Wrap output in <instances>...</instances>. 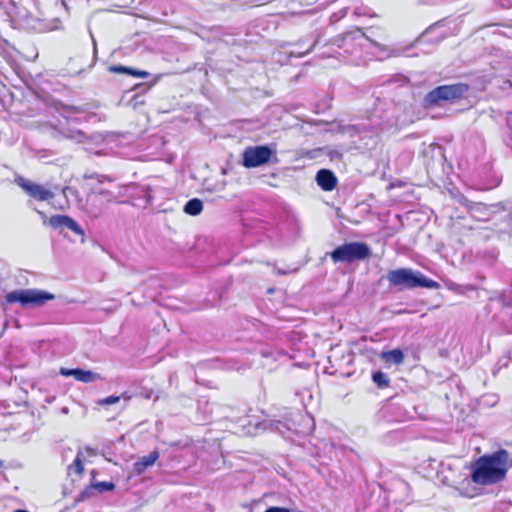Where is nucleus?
Instances as JSON below:
<instances>
[{"label": "nucleus", "mask_w": 512, "mask_h": 512, "mask_svg": "<svg viewBox=\"0 0 512 512\" xmlns=\"http://www.w3.org/2000/svg\"><path fill=\"white\" fill-rule=\"evenodd\" d=\"M512 466L510 453L500 448L476 459L471 465V481L480 486H491L504 481Z\"/></svg>", "instance_id": "1"}, {"label": "nucleus", "mask_w": 512, "mask_h": 512, "mask_svg": "<svg viewBox=\"0 0 512 512\" xmlns=\"http://www.w3.org/2000/svg\"><path fill=\"white\" fill-rule=\"evenodd\" d=\"M386 279L390 287L398 290L423 287L428 289H439L437 281L430 279L420 272H414L408 268H398L388 271Z\"/></svg>", "instance_id": "2"}, {"label": "nucleus", "mask_w": 512, "mask_h": 512, "mask_svg": "<svg viewBox=\"0 0 512 512\" xmlns=\"http://www.w3.org/2000/svg\"><path fill=\"white\" fill-rule=\"evenodd\" d=\"M468 90L469 85L465 83L441 85L428 92L424 102L427 107L440 106L447 102L453 103L463 98Z\"/></svg>", "instance_id": "3"}, {"label": "nucleus", "mask_w": 512, "mask_h": 512, "mask_svg": "<svg viewBox=\"0 0 512 512\" xmlns=\"http://www.w3.org/2000/svg\"><path fill=\"white\" fill-rule=\"evenodd\" d=\"M334 264L364 261L371 257V249L365 242H346L329 253Z\"/></svg>", "instance_id": "4"}, {"label": "nucleus", "mask_w": 512, "mask_h": 512, "mask_svg": "<svg viewBox=\"0 0 512 512\" xmlns=\"http://www.w3.org/2000/svg\"><path fill=\"white\" fill-rule=\"evenodd\" d=\"M54 298V294L37 289L14 290L5 295V301L8 304L20 303L23 307L43 306Z\"/></svg>", "instance_id": "5"}, {"label": "nucleus", "mask_w": 512, "mask_h": 512, "mask_svg": "<svg viewBox=\"0 0 512 512\" xmlns=\"http://www.w3.org/2000/svg\"><path fill=\"white\" fill-rule=\"evenodd\" d=\"M273 150L266 145L249 146L242 154V164L246 168H255L268 163Z\"/></svg>", "instance_id": "6"}, {"label": "nucleus", "mask_w": 512, "mask_h": 512, "mask_svg": "<svg viewBox=\"0 0 512 512\" xmlns=\"http://www.w3.org/2000/svg\"><path fill=\"white\" fill-rule=\"evenodd\" d=\"M14 181L30 197L37 201H47L54 197V193L50 189L27 180L22 176H17Z\"/></svg>", "instance_id": "7"}, {"label": "nucleus", "mask_w": 512, "mask_h": 512, "mask_svg": "<svg viewBox=\"0 0 512 512\" xmlns=\"http://www.w3.org/2000/svg\"><path fill=\"white\" fill-rule=\"evenodd\" d=\"M316 182L323 191H332L336 188L338 179L329 169H321L316 174Z\"/></svg>", "instance_id": "8"}, {"label": "nucleus", "mask_w": 512, "mask_h": 512, "mask_svg": "<svg viewBox=\"0 0 512 512\" xmlns=\"http://www.w3.org/2000/svg\"><path fill=\"white\" fill-rule=\"evenodd\" d=\"M49 224L53 228L66 227L75 233H82L78 223L67 215H54L49 218Z\"/></svg>", "instance_id": "9"}, {"label": "nucleus", "mask_w": 512, "mask_h": 512, "mask_svg": "<svg viewBox=\"0 0 512 512\" xmlns=\"http://www.w3.org/2000/svg\"><path fill=\"white\" fill-rule=\"evenodd\" d=\"M160 453L157 450L150 452L148 455L140 457L133 464V471L136 475L143 474L147 468L152 467L159 459Z\"/></svg>", "instance_id": "10"}, {"label": "nucleus", "mask_w": 512, "mask_h": 512, "mask_svg": "<svg viewBox=\"0 0 512 512\" xmlns=\"http://www.w3.org/2000/svg\"><path fill=\"white\" fill-rule=\"evenodd\" d=\"M109 72L115 74H127L136 78H147L149 73L144 70L135 69L132 67L122 66V65H112L108 68Z\"/></svg>", "instance_id": "11"}, {"label": "nucleus", "mask_w": 512, "mask_h": 512, "mask_svg": "<svg viewBox=\"0 0 512 512\" xmlns=\"http://www.w3.org/2000/svg\"><path fill=\"white\" fill-rule=\"evenodd\" d=\"M381 359L386 362H393L394 364L400 365L404 362V354L401 349L396 348L382 352Z\"/></svg>", "instance_id": "12"}, {"label": "nucleus", "mask_w": 512, "mask_h": 512, "mask_svg": "<svg viewBox=\"0 0 512 512\" xmlns=\"http://www.w3.org/2000/svg\"><path fill=\"white\" fill-rule=\"evenodd\" d=\"M74 378L82 383H90L99 379L100 376L92 371L76 368Z\"/></svg>", "instance_id": "13"}, {"label": "nucleus", "mask_w": 512, "mask_h": 512, "mask_svg": "<svg viewBox=\"0 0 512 512\" xmlns=\"http://www.w3.org/2000/svg\"><path fill=\"white\" fill-rule=\"evenodd\" d=\"M202 210H203V203L198 198H193V199L189 200L184 206L185 213H187L191 216H196V215L200 214L202 212Z\"/></svg>", "instance_id": "14"}, {"label": "nucleus", "mask_w": 512, "mask_h": 512, "mask_svg": "<svg viewBox=\"0 0 512 512\" xmlns=\"http://www.w3.org/2000/svg\"><path fill=\"white\" fill-rule=\"evenodd\" d=\"M97 494V490L95 489L93 482L89 485L85 486L84 489L78 494L74 501V505H77L80 502L86 501Z\"/></svg>", "instance_id": "15"}, {"label": "nucleus", "mask_w": 512, "mask_h": 512, "mask_svg": "<svg viewBox=\"0 0 512 512\" xmlns=\"http://www.w3.org/2000/svg\"><path fill=\"white\" fill-rule=\"evenodd\" d=\"M68 473H75L78 476H81L84 473V463L80 453L77 454L73 462L68 466Z\"/></svg>", "instance_id": "16"}, {"label": "nucleus", "mask_w": 512, "mask_h": 512, "mask_svg": "<svg viewBox=\"0 0 512 512\" xmlns=\"http://www.w3.org/2000/svg\"><path fill=\"white\" fill-rule=\"evenodd\" d=\"M372 380L375 383V385L380 388L384 389L390 386V380L387 377L385 373L382 371H375L372 373Z\"/></svg>", "instance_id": "17"}, {"label": "nucleus", "mask_w": 512, "mask_h": 512, "mask_svg": "<svg viewBox=\"0 0 512 512\" xmlns=\"http://www.w3.org/2000/svg\"><path fill=\"white\" fill-rule=\"evenodd\" d=\"M91 196H94V197H98V196H101L103 197L107 202H112V201H115L116 200V197L115 195L107 190V189H103V188H100V187H95L91 190Z\"/></svg>", "instance_id": "18"}, {"label": "nucleus", "mask_w": 512, "mask_h": 512, "mask_svg": "<svg viewBox=\"0 0 512 512\" xmlns=\"http://www.w3.org/2000/svg\"><path fill=\"white\" fill-rule=\"evenodd\" d=\"M97 493L111 492L115 489V484L113 482L102 481L93 483Z\"/></svg>", "instance_id": "19"}, {"label": "nucleus", "mask_w": 512, "mask_h": 512, "mask_svg": "<svg viewBox=\"0 0 512 512\" xmlns=\"http://www.w3.org/2000/svg\"><path fill=\"white\" fill-rule=\"evenodd\" d=\"M120 401V396L111 395L106 398L100 399L98 404L100 405H112Z\"/></svg>", "instance_id": "20"}, {"label": "nucleus", "mask_w": 512, "mask_h": 512, "mask_svg": "<svg viewBox=\"0 0 512 512\" xmlns=\"http://www.w3.org/2000/svg\"><path fill=\"white\" fill-rule=\"evenodd\" d=\"M59 373H60V375L65 376V377H69V376L75 377L76 368H74V369L61 368Z\"/></svg>", "instance_id": "21"}, {"label": "nucleus", "mask_w": 512, "mask_h": 512, "mask_svg": "<svg viewBox=\"0 0 512 512\" xmlns=\"http://www.w3.org/2000/svg\"><path fill=\"white\" fill-rule=\"evenodd\" d=\"M264 512H291V510L285 507L271 506L267 508Z\"/></svg>", "instance_id": "22"}, {"label": "nucleus", "mask_w": 512, "mask_h": 512, "mask_svg": "<svg viewBox=\"0 0 512 512\" xmlns=\"http://www.w3.org/2000/svg\"><path fill=\"white\" fill-rule=\"evenodd\" d=\"M461 203L467 209H473L474 208V203L472 201H469L468 199H464L463 201H461Z\"/></svg>", "instance_id": "23"}, {"label": "nucleus", "mask_w": 512, "mask_h": 512, "mask_svg": "<svg viewBox=\"0 0 512 512\" xmlns=\"http://www.w3.org/2000/svg\"><path fill=\"white\" fill-rule=\"evenodd\" d=\"M351 34H352V32H351V31H347V32L343 33L341 37H338V38L335 40V42L337 43V42H339L340 40H344V39L348 38Z\"/></svg>", "instance_id": "24"}, {"label": "nucleus", "mask_w": 512, "mask_h": 512, "mask_svg": "<svg viewBox=\"0 0 512 512\" xmlns=\"http://www.w3.org/2000/svg\"><path fill=\"white\" fill-rule=\"evenodd\" d=\"M355 31L356 32H359L361 34L362 37L366 38L367 40H369V37L365 34V32L363 31L362 28H359V27H356L355 28Z\"/></svg>", "instance_id": "25"}, {"label": "nucleus", "mask_w": 512, "mask_h": 512, "mask_svg": "<svg viewBox=\"0 0 512 512\" xmlns=\"http://www.w3.org/2000/svg\"><path fill=\"white\" fill-rule=\"evenodd\" d=\"M104 180H107V181H109V182H111V181H112V180H111L110 178H108L107 176H102V179H101V180H99V182H101V183H102Z\"/></svg>", "instance_id": "26"}, {"label": "nucleus", "mask_w": 512, "mask_h": 512, "mask_svg": "<svg viewBox=\"0 0 512 512\" xmlns=\"http://www.w3.org/2000/svg\"><path fill=\"white\" fill-rule=\"evenodd\" d=\"M90 473L93 478L97 475V471L95 469L91 470Z\"/></svg>", "instance_id": "27"}, {"label": "nucleus", "mask_w": 512, "mask_h": 512, "mask_svg": "<svg viewBox=\"0 0 512 512\" xmlns=\"http://www.w3.org/2000/svg\"><path fill=\"white\" fill-rule=\"evenodd\" d=\"M14 512H29V511H27V510H22V509H17V510H15Z\"/></svg>", "instance_id": "28"}, {"label": "nucleus", "mask_w": 512, "mask_h": 512, "mask_svg": "<svg viewBox=\"0 0 512 512\" xmlns=\"http://www.w3.org/2000/svg\"><path fill=\"white\" fill-rule=\"evenodd\" d=\"M267 292H268L269 294H272V293H274V289H273V288H270V289H268V291H267Z\"/></svg>", "instance_id": "29"}, {"label": "nucleus", "mask_w": 512, "mask_h": 512, "mask_svg": "<svg viewBox=\"0 0 512 512\" xmlns=\"http://www.w3.org/2000/svg\"><path fill=\"white\" fill-rule=\"evenodd\" d=\"M3 466H4V461L0 460V468H2Z\"/></svg>", "instance_id": "30"}]
</instances>
